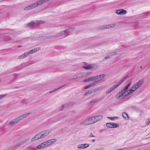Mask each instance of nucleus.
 <instances>
[{
    "instance_id": "f257e3e1",
    "label": "nucleus",
    "mask_w": 150,
    "mask_h": 150,
    "mask_svg": "<svg viewBox=\"0 0 150 150\" xmlns=\"http://www.w3.org/2000/svg\"><path fill=\"white\" fill-rule=\"evenodd\" d=\"M72 30V28H70L57 34L55 36H50V38H52L54 37H59L62 36L65 37L69 35L70 32H71Z\"/></svg>"
},
{
    "instance_id": "f03ea898",
    "label": "nucleus",
    "mask_w": 150,
    "mask_h": 150,
    "mask_svg": "<svg viewBox=\"0 0 150 150\" xmlns=\"http://www.w3.org/2000/svg\"><path fill=\"white\" fill-rule=\"evenodd\" d=\"M128 75H126L124 78L122 79L119 82L115 85L113 87L108 89L105 92L106 94H108L113 91L115 89L117 88L121 84L124 82L126 80L128 77Z\"/></svg>"
},
{
    "instance_id": "7ed1b4c3",
    "label": "nucleus",
    "mask_w": 150,
    "mask_h": 150,
    "mask_svg": "<svg viewBox=\"0 0 150 150\" xmlns=\"http://www.w3.org/2000/svg\"><path fill=\"white\" fill-rule=\"evenodd\" d=\"M105 75L104 74H100L96 76H92L88 78L89 81H91L97 80L96 81H100L99 83L103 82V81L102 79L105 76Z\"/></svg>"
},
{
    "instance_id": "20e7f679",
    "label": "nucleus",
    "mask_w": 150,
    "mask_h": 150,
    "mask_svg": "<svg viewBox=\"0 0 150 150\" xmlns=\"http://www.w3.org/2000/svg\"><path fill=\"white\" fill-rule=\"evenodd\" d=\"M128 88L126 86L124 87L119 93L117 96L119 99L120 100L125 97V94L127 93Z\"/></svg>"
},
{
    "instance_id": "39448f33",
    "label": "nucleus",
    "mask_w": 150,
    "mask_h": 150,
    "mask_svg": "<svg viewBox=\"0 0 150 150\" xmlns=\"http://www.w3.org/2000/svg\"><path fill=\"white\" fill-rule=\"evenodd\" d=\"M51 131V130H47L41 132L36 134L39 139L42 138L47 135Z\"/></svg>"
},
{
    "instance_id": "423d86ee",
    "label": "nucleus",
    "mask_w": 150,
    "mask_h": 150,
    "mask_svg": "<svg viewBox=\"0 0 150 150\" xmlns=\"http://www.w3.org/2000/svg\"><path fill=\"white\" fill-rule=\"evenodd\" d=\"M44 22L41 21H38L35 22H32L28 23L27 24V26L33 27L44 23Z\"/></svg>"
},
{
    "instance_id": "0eeeda50",
    "label": "nucleus",
    "mask_w": 150,
    "mask_h": 150,
    "mask_svg": "<svg viewBox=\"0 0 150 150\" xmlns=\"http://www.w3.org/2000/svg\"><path fill=\"white\" fill-rule=\"evenodd\" d=\"M115 23L111 24L108 25L103 26L101 27H100L98 28L99 30H101L105 29H109L112 28H113L115 25Z\"/></svg>"
},
{
    "instance_id": "6e6552de",
    "label": "nucleus",
    "mask_w": 150,
    "mask_h": 150,
    "mask_svg": "<svg viewBox=\"0 0 150 150\" xmlns=\"http://www.w3.org/2000/svg\"><path fill=\"white\" fill-rule=\"evenodd\" d=\"M115 12L118 15H123L126 14L127 11L125 10L120 9L118 10H115Z\"/></svg>"
},
{
    "instance_id": "1a4fd4ad",
    "label": "nucleus",
    "mask_w": 150,
    "mask_h": 150,
    "mask_svg": "<svg viewBox=\"0 0 150 150\" xmlns=\"http://www.w3.org/2000/svg\"><path fill=\"white\" fill-rule=\"evenodd\" d=\"M55 139H52L48 141L44 142L45 147L52 145L56 141Z\"/></svg>"
},
{
    "instance_id": "9d476101",
    "label": "nucleus",
    "mask_w": 150,
    "mask_h": 150,
    "mask_svg": "<svg viewBox=\"0 0 150 150\" xmlns=\"http://www.w3.org/2000/svg\"><path fill=\"white\" fill-rule=\"evenodd\" d=\"M74 104V103L73 102H71L67 103H66L63 105L59 109V110H62L64 108H65L69 106H71Z\"/></svg>"
},
{
    "instance_id": "9b49d317",
    "label": "nucleus",
    "mask_w": 150,
    "mask_h": 150,
    "mask_svg": "<svg viewBox=\"0 0 150 150\" xmlns=\"http://www.w3.org/2000/svg\"><path fill=\"white\" fill-rule=\"evenodd\" d=\"M91 73L89 72L86 73L84 74H78L76 76H74V77L72 78L71 79V80L75 79L77 78H80L83 77H84L87 75H88L90 74Z\"/></svg>"
},
{
    "instance_id": "f8f14e48",
    "label": "nucleus",
    "mask_w": 150,
    "mask_h": 150,
    "mask_svg": "<svg viewBox=\"0 0 150 150\" xmlns=\"http://www.w3.org/2000/svg\"><path fill=\"white\" fill-rule=\"evenodd\" d=\"M106 127L109 128H117L118 127L119 125L118 124H115L113 123H108L106 125Z\"/></svg>"
},
{
    "instance_id": "ddd939ff",
    "label": "nucleus",
    "mask_w": 150,
    "mask_h": 150,
    "mask_svg": "<svg viewBox=\"0 0 150 150\" xmlns=\"http://www.w3.org/2000/svg\"><path fill=\"white\" fill-rule=\"evenodd\" d=\"M30 115V113H28L24 115H23L21 116H20L17 118L16 119L17 120L18 122L20 121L21 120H23V119L26 118V117H28Z\"/></svg>"
},
{
    "instance_id": "4468645a",
    "label": "nucleus",
    "mask_w": 150,
    "mask_h": 150,
    "mask_svg": "<svg viewBox=\"0 0 150 150\" xmlns=\"http://www.w3.org/2000/svg\"><path fill=\"white\" fill-rule=\"evenodd\" d=\"M36 6L35 3L31 4L30 5L24 8V10H30L31 9L34 8H35L36 7Z\"/></svg>"
},
{
    "instance_id": "2eb2a0df",
    "label": "nucleus",
    "mask_w": 150,
    "mask_h": 150,
    "mask_svg": "<svg viewBox=\"0 0 150 150\" xmlns=\"http://www.w3.org/2000/svg\"><path fill=\"white\" fill-rule=\"evenodd\" d=\"M95 81L94 82L86 86V87H85L84 88V89H86L88 88H89L91 87L95 86L96 85L99 83V81Z\"/></svg>"
},
{
    "instance_id": "dca6fc26",
    "label": "nucleus",
    "mask_w": 150,
    "mask_h": 150,
    "mask_svg": "<svg viewBox=\"0 0 150 150\" xmlns=\"http://www.w3.org/2000/svg\"><path fill=\"white\" fill-rule=\"evenodd\" d=\"M18 121L17 120L16 118L13 119L8 124V125L9 126H12L16 124L18 122Z\"/></svg>"
},
{
    "instance_id": "f3484780",
    "label": "nucleus",
    "mask_w": 150,
    "mask_h": 150,
    "mask_svg": "<svg viewBox=\"0 0 150 150\" xmlns=\"http://www.w3.org/2000/svg\"><path fill=\"white\" fill-rule=\"evenodd\" d=\"M89 146V144H79L77 146V148L79 149L86 148Z\"/></svg>"
},
{
    "instance_id": "a211bd4d",
    "label": "nucleus",
    "mask_w": 150,
    "mask_h": 150,
    "mask_svg": "<svg viewBox=\"0 0 150 150\" xmlns=\"http://www.w3.org/2000/svg\"><path fill=\"white\" fill-rule=\"evenodd\" d=\"M29 55V52H25L22 55L19 56L18 58L19 59H23L25 57H26Z\"/></svg>"
},
{
    "instance_id": "6ab92c4d",
    "label": "nucleus",
    "mask_w": 150,
    "mask_h": 150,
    "mask_svg": "<svg viewBox=\"0 0 150 150\" xmlns=\"http://www.w3.org/2000/svg\"><path fill=\"white\" fill-rule=\"evenodd\" d=\"M45 3L44 0H40L35 3L37 7Z\"/></svg>"
},
{
    "instance_id": "aec40b11",
    "label": "nucleus",
    "mask_w": 150,
    "mask_h": 150,
    "mask_svg": "<svg viewBox=\"0 0 150 150\" xmlns=\"http://www.w3.org/2000/svg\"><path fill=\"white\" fill-rule=\"evenodd\" d=\"M144 81L143 79H141L136 84H135L137 86L138 88H139L141 85L143 83Z\"/></svg>"
},
{
    "instance_id": "412c9836",
    "label": "nucleus",
    "mask_w": 150,
    "mask_h": 150,
    "mask_svg": "<svg viewBox=\"0 0 150 150\" xmlns=\"http://www.w3.org/2000/svg\"><path fill=\"white\" fill-rule=\"evenodd\" d=\"M91 124L96 122L94 117H91L89 118Z\"/></svg>"
},
{
    "instance_id": "4be33fe9",
    "label": "nucleus",
    "mask_w": 150,
    "mask_h": 150,
    "mask_svg": "<svg viewBox=\"0 0 150 150\" xmlns=\"http://www.w3.org/2000/svg\"><path fill=\"white\" fill-rule=\"evenodd\" d=\"M135 91L134 89H131L129 90V91L128 92H127V93H126L125 96V97L129 95H130V94L133 93V92Z\"/></svg>"
},
{
    "instance_id": "5701e85b",
    "label": "nucleus",
    "mask_w": 150,
    "mask_h": 150,
    "mask_svg": "<svg viewBox=\"0 0 150 150\" xmlns=\"http://www.w3.org/2000/svg\"><path fill=\"white\" fill-rule=\"evenodd\" d=\"M96 122L98 121L101 120L103 118V116L101 115H98L94 116Z\"/></svg>"
},
{
    "instance_id": "b1692460",
    "label": "nucleus",
    "mask_w": 150,
    "mask_h": 150,
    "mask_svg": "<svg viewBox=\"0 0 150 150\" xmlns=\"http://www.w3.org/2000/svg\"><path fill=\"white\" fill-rule=\"evenodd\" d=\"M90 122L89 119L88 118V119L85 120L83 122V124L84 125H86L91 124Z\"/></svg>"
},
{
    "instance_id": "393cba45",
    "label": "nucleus",
    "mask_w": 150,
    "mask_h": 150,
    "mask_svg": "<svg viewBox=\"0 0 150 150\" xmlns=\"http://www.w3.org/2000/svg\"><path fill=\"white\" fill-rule=\"evenodd\" d=\"M45 147H46L45 145L44 142H43V143L40 144L39 145H38L37 146V148L38 149H42V148H44Z\"/></svg>"
},
{
    "instance_id": "a878e982",
    "label": "nucleus",
    "mask_w": 150,
    "mask_h": 150,
    "mask_svg": "<svg viewBox=\"0 0 150 150\" xmlns=\"http://www.w3.org/2000/svg\"><path fill=\"white\" fill-rule=\"evenodd\" d=\"M65 85H66V84H65L64 85H63V86H60V87H59L58 88H55V89H54V90H51V91H50V92H49V93H52L55 91H56L59 89H60L61 88L63 87H64V86H65Z\"/></svg>"
},
{
    "instance_id": "bb28decb",
    "label": "nucleus",
    "mask_w": 150,
    "mask_h": 150,
    "mask_svg": "<svg viewBox=\"0 0 150 150\" xmlns=\"http://www.w3.org/2000/svg\"><path fill=\"white\" fill-rule=\"evenodd\" d=\"M100 100L99 99H95L91 100L89 104L93 103V104L97 103Z\"/></svg>"
},
{
    "instance_id": "cd10ccee",
    "label": "nucleus",
    "mask_w": 150,
    "mask_h": 150,
    "mask_svg": "<svg viewBox=\"0 0 150 150\" xmlns=\"http://www.w3.org/2000/svg\"><path fill=\"white\" fill-rule=\"evenodd\" d=\"M122 116L125 119H127L128 118V117L127 114L125 112H123L122 114Z\"/></svg>"
},
{
    "instance_id": "c85d7f7f",
    "label": "nucleus",
    "mask_w": 150,
    "mask_h": 150,
    "mask_svg": "<svg viewBox=\"0 0 150 150\" xmlns=\"http://www.w3.org/2000/svg\"><path fill=\"white\" fill-rule=\"evenodd\" d=\"M39 138H38L37 136L36 135L34 137H33L31 140V142H33L39 139Z\"/></svg>"
},
{
    "instance_id": "c756f323",
    "label": "nucleus",
    "mask_w": 150,
    "mask_h": 150,
    "mask_svg": "<svg viewBox=\"0 0 150 150\" xmlns=\"http://www.w3.org/2000/svg\"><path fill=\"white\" fill-rule=\"evenodd\" d=\"M83 68L86 69H91V67L90 65H88L87 66H83Z\"/></svg>"
},
{
    "instance_id": "7c9ffc66",
    "label": "nucleus",
    "mask_w": 150,
    "mask_h": 150,
    "mask_svg": "<svg viewBox=\"0 0 150 150\" xmlns=\"http://www.w3.org/2000/svg\"><path fill=\"white\" fill-rule=\"evenodd\" d=\"M146 123L147 125H148L150 124V118L147 119L146 120Z\"/></svg>"
},
{
    "instance_id": "2f4dec72",
    "label": "nucleus",
    "mask_w": 150,
    "mask_h": 150,
    "mask_svg": "<svg viewBox=\"0 0 150 150\" xmlns=\"http://www.w3.org/2000/svg\"><path fill=\"white\" fill-rule=\"evenodd\" d=\"M117 54V53L116 52H112L109 53L108 54L109 56H113Z\"/></svg>"
},
{
    "instance_id": "473e14b6",
    "label": "nucleus",
    "mask_w": 150,
    "mask_h": 150,
    "mask_svg": "<svg viewBox=\"0 0 150 150\" xmlns=\"http://www.w3.org/2000/svg\"><path fill=\"white\" fill-rule=\"evenodd\" d=\"M92 92V91H89L88 92L86 93L85 94V96H88V95H89L91 94Z\"/></svg>"
},
{
    "instance_id": "72a5a7b5",
    "label": "nucleus",
    "mask_w": 150,
    "mask_h": 150,
    "mask_svg": "<svg viewBox=\"0 0 150 150\" xmlns=\"http://www.w3.org/2000/svg\"><path fill=\"white\" fill-rule=\"evenodd\" d=\"M138 88H138L137 86L135 84L132 87V88H134V90L135 91Z\"/></svg>"
},
{
    "instance_id": "f704fd0d",
    "label": "nucleus",
    "mask_w": 150,
    "mask_h": 150,
    "mask_svg": "<svg viewBox=\"0 0 150 150\" xmlns=\"http://www.w3.org/2000/svg\"><path fill=\"white\" fill-rule=\"evenodd\" d=\"M138 88H138L137 86L135 84L132 87V88H134V90L135 91Z\"/></svg>"
},
{
    "instance_id": "c9c22d12",
    "label": "nucleus",
    "mask_w": 150,
    "mask_h": 150,
    "mask_svg": "<svg viewBox=\"0 0 150 150\" xmlns=\"http://www.w3.org/2000/svg\"><path fill=\"white\" fill-rule=\"evenodd\" d=\"M102 89V88L101 87H99L98 88H96L94 90V92H96Z\"/></svg>"
},
{
    "instance_id": "e433bc0d",
    "label": "nucleus",
    "mask_w": 150,
    "mask_h": 150,
    "mask_svg": "<svg viewBox=\"0 0 150 150\" xmlns=\"http://www.w3.org/2000/svg\"><path fill=\"white\" fill-rule=\"evenodd\" d=\"M33 49H34V51H35V52L40 50V48L39 47H36Z\"/></svg>"
},
{
    "instance_id": "4c0bfd02",
    "label": "nucleus",
    "mask_w": 150,
    "mask_h": 150,
    "mask_svg": "<svg viewBox=\"0 0 150 150\" xmlns=\"http://www.w3.org/2000/svg\"><path fill=\"white\" fill-rule=\"evenodd\" d=\"M33 49H34V51H35V52L40 50V48L39 47H36Z\"/></svg>"
},
{
    "instance_id": "58836bf2",
    "label": "nucleus",
    "mask_w": 150,
    "mask_h": 150,
    "mask_svg": "<svg viewBox=\"0 0 150 150\" xmlns=\"http://www.w3.org/2000/svg\"><path fill=\"white\" fill-rule=\"evenodd\" d=\"M29 54H32L35 52V51H34V49H33L31 50L30 51L28 52Z\"/></svg>"
},
{
    "instance_id": "ea45409f",
    "label": "nucleus",
    "mask_w": 150,
    "mask_h": 150,
    "mask_svg": "<svg viewBox=\"0 0 150 150\" xmlns=\"http://www.w3.org/2000/svg\"><path fill=\"white\" fill-rule=\"evenodd\" d=\"M6 94H5L4 95L2 94V95H0V99L4 97V96H6Z\"/></svg>"
},
{
    "instance_id": "a19ab883",
    "label": "nucleus",
    "mask_w": 150,
    "mask_h": 150,
    "mask_svg": "<svg viewBox=\"0 0 150 150\" xmlns=\"http://www.w3.org/2000/svg\"><path fill=\"white\" fill-rule=\"evenodd\" d=\"M107 118L112 120H114V117H107Z\"/></svg>"
},
{
    "instance_id": "79ce46f5",
    "label": "nucleus",
    "mask_w": 150,
    "mask_h": 150,
    "mask_svg": "<svg viewBox=\"0 0 150 150\" xmlns=\"http://www.w3.org/2000/svg\"><path fill=\"white\" fill-rule=\"evenodd\" d=\"M131 82H130L126 86L127 88H128V87L130 86L131 84Z\"/></svg>"
},
{
    "instance_id": "37998d69",
    "label": "nucleus",
    "mask_w": 150,
    "mask_h": 150,
    "mask_svg": "<svg viewBox=\"0 0 150 150\" xmlns=\"http://www.w3.org/2000/svg\"><path fill=\"white\" fill-rule=\"evenodd\" d=\"M131 82H130L126 86L127 88H128V87L130 86L131 84Z\"/></svg>"
},
{
    "instance_id": "c03bdc74",
    "label": "nucleus",
    "mask_w": 150,
    "mask_h": 150,
    "mask_svg": "<svg viewBox=\"0 0 150 150\" xmlns=\"http://www.w3.org/2000/svg\"><path fill=\"white\" fill-rule=\"evenodd\" d=\"M88 137H95V136H94V135H93V134H92V133H91V134H90L89 136H88Z\"/></svg>"
},
{
    "instance_id": "a18cd8bd",
    "label": "nucleus",
    "mask_w": 150,
    "mask_h": 150,
    "mask_svg": "<svg viewBox=\"0 0 150 150\" xmlns=\"http://www.w3.org/2000/svg\"><path fill=\"white\" fill-rule=\"evenodd\" d=\"M110 58V57L109 56H106V57H105V58H104V59H109Z\"/></svg>"
},
{
    "instance_id": "49530a36",
    "label": "nucleus",
    "mask_w": 150,
    "mask_h": 150,
    "mask_svg": "<svg viewBox=\"0 0 150 150\" xmlns=\"http://www.w3.org/2000/svg\"><path fill=\"white\" fill-rule=\"evenodd\" d=\"M88 81H89V79H88V78L87 79H85L83 81V82H88Z\"/></svg>"
},
{
    "instance_id": "de8ad7c7",
    "label": "nucleus",
    "mask_w": 150,
    "mask_h": 150,
    "mask_svg": "<svg viewBox=\"0 0 150 150\" xmlns=\"http://www.w3.org/2000/svg\"><path fill=\"white\" fill-rule=\"evenodd\" d=\"M29 139H24V142H27V141H28V140Z\"/></svg>"
},
{
    "instance_id": "09e8293b",
    "label": "nucleus",
    "mask_w": 150,
    "mask_h": 150,
    "mask_svg": "<svg viewBox=\"0 0 150 150\" xmlns=\"http://www.w3.org/2000/svg\"><path fill=\"white\" fill-rule=\"evenodd\" d=\"M114 117V119H117L118 118V117Z\"/></svg>"
},
{
    "instance_id": "8fccbe9b",
    "label": "nucleus",
    "mask_w": 150,
    "mask_h": 150,
    "mask_svg": "<svg viewBox=\"0 0 150 150\" xmlns=\"http://www.w3.org/2000/svg\"><path fill=\"white\" fill-rule=\"evenodd\" d=\"M103 149H96L95 150H103Z\"/></svg>"
},
{
    "instance_id": "3c124183",
    "label": "nucleus",
    "mask_w": 150,
    "mask_h": 150,
    "mask_svg": "<svg viewBox=\"0 0 150 150\" xmlns=\"http://www.w3.org/2000/svg\"><path fill=\"white\" fill-rule=\"evenodd\" d=\"M95 141V139H93L92 141V142H94Z\"/></svg>"
},
{
    "instance_id": "603ef678",
    "label": "nucleus",
    "mask_w": 150,
    "mask_h": 150,
    "mask_svg": "<svg viewBox=\"0 0 150 150\" xmlns=\"http://www.w3.org/2000/svg\"><path fill=\"white\" fill-rule=\"evenodd\" d=\"M22 46H21V45H19V46H18V47H21Z\"/></svg>"
},
{
    "instance_id": "864d4df0",
    "label": "nucleus",
    "mask_w": 150,
    "mask_h": 150,
    "mask_svg": "<svg viewBox=\"0 0 150 150\" xmlns=\"http://www.w3.org/2000/svg\"><path fill=\"white\" fill-rule=\"evenodd\" d=\"M132 89V88H131ZM132 89H134V88H132Z\"/></svg>"
}]
</instances>
